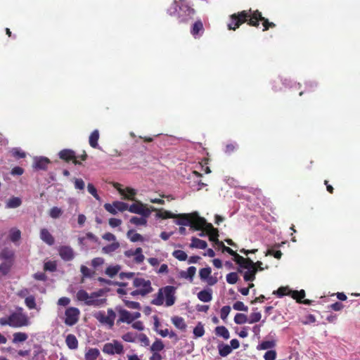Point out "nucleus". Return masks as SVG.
I'll list each match as a JSON object with an SVG mask.
<instances>
[{
    "mask_svg": "<svg viewBox=\"0 0 360 360\" xmlns=\"http://www.w3.org/2000/svg\"><path fill=\"white\" fill-rule=\"evenodd\" d=\"M11 267V264L8 263H1L0 264V273H1L2 275L5 276L8 274L10 271Z\"/></svg>",
    "mask_w": 360,
    "mask_h": 360,
    "instance_id": "69168bd1",
    "label": "nucleus"
},
{
    "mask_svg": "<svg viewBox=\"0 0 360 360\" xmlns=\"http://www.w3.org/2000/svg\"><path fill=\"white\" fill-rule=\"evenodd\" d=\"M100 356V351L97 348L88 349L84 354L85 360H96Z\"/></svg>",
    "mask_w": 360,
    "mask_h": 360,
    "instance_id": "5701e85b",
    "label": "nucleus"
},
{
    "mask_svg": "<svg viewBox=\"0 0 360 360\" xmlns=\"http://www.w3.org/2000/svg\"><path fill=\"white\" fill-rule=\"evenodd\" d=\"M123 301H124L125 306L129 309H141V304L137 302L129 301V300H123Z\"/></svg>",
    "mask_w": 360,
    "mask_h": 360,
    "instance_id": "13d9d810",
    "label": "nucleus"
},
{
    "mask_svg": "<svg viewBox=\"0 0 360 360\" xmlns=\"http://www.w3.org/2000/svg\"><path fill=\"white\" fill-rule=\"evenodd\" d=\"M103 295V290H100L97 292H94L90 294L89 300L87 301L86 305L94 306L95 307H99L104 305L106 303V299L102 298L98 299L99 297Z\"/></svg>",
    "mask_w": 360,
    "mask_h": 360,
    "instance_id": "1a4fd4ad",
    "label": "nucleus"
},
{
    "mask_svg": "<svg viewBox=\"0 0 360 360\" xmlns=\"http://www.w3.org/2000/svg\"><path fill=\"white\" fill-rule=\"evenodd\" d=\"M22 311V308L19 307L16 311L12 312L8 316L0 318V326H9L15 328L29 326L30 323L29 317Z\"/></svg>",
    "mask_w": 360,
    "mask_h": 360,
    "instance_id": "f03ea898",
    "label": "nucleus"
},
{
    "mask_svg": "<svg viewBox=\"0 0 360 360\" xmlns=\"http://www.w3.org/2000/svg\"><path fill=\"white\" fill-rule=\"evenodd\" d=\"M234 321L237 324H243L246 322H248V317L244 314L238 313L236 314L234 317Z\"/></svg>",
    "mask_w": 360,
    "mask_h": 360,
    "instance_id": "3c124183",
    "label": "nucleus"
},
{
    "mask_svg": "<svg viewBox=\"0 0 360 360\" xmlns=\"http://www.w3.org/2000/svg\"><path fill=\"white\" fill-rule=\"evenodd\" d=\"M25 304L29 309H34L37 307L35 297L33 295L26 297L25 299Z\"/></svg>",
    "mask_w": 360,
    "mask_h": 360,
    "instance_id": "a18cd8bd",
    "label": "nucleus"
},
{
    "mask_svg": "<svg viewBox=\"0 0 360 360\" xmlns=\"http://www.w3.org/2000/svg\"><path fill=\"white\" fill-rule=\"evenodd\" d=\"M197 297L202 302H210L212 300V290L210 288L202 290L198 293Z\"/></svg>",
    "mask_w": 360,
    "mask_h": 360,
    "instance_id": "6ab92c4d",
    "label": "nucleus"
},
{
    "mask_svg": "<svg viewBox=\"0 0 360 360\" xmlns=\"http://www.w3.org/2000/svg\"><path fill=\"white\" fill-rule=\"evenodd\" d=\"M99 139V131L98 129L94 130L89 136V143L91 147L97 148L98 146V141Z\"/></svg>",
    "mask_w": 360,
    "mask_h": 360,
    "instance_id": "bb28decb",
    "label": "nucleus"
},
{
    "mask_svg": "<svg viewBox=\"0 0 360 360\" xmlns=\"http://www.w3.org/2000/svg\"><path fill=\"white\" fill-rule=\"evenodd\" d=\"M120 247V243L118 242H114L110 245L104 246L102 248V252L105 254H109L115 252Z\"/></svg>",
    "mask_w": 360,
    "mask_h": 360,
    "instance_id": "58836bf2",
    "label": "nucleus"
},
{
    "mask_svg": "<svg viewBox=\"0 0 360 360\" xmlns=\"http://www.w3.org/2000/svg\"><path fill=\"white\" fill-rule=\"evenodd\" d=\"M102 352L108 355H120L124 353V347L118 340H112V342H107L103 345Z\"/></svg>",
    "mask_w": 360,
    "mask_h": 360,
    "instance_id": "423d86ee",
    "label": "nucleus"
},
{
    "mask_svg": "<svg viewBox=\"0 0 360 360\" xmlns=\"http://www.w3.org/2000/svg\"><path fill=\"white\" fill-rule=\"evenodd\" d=\"M58 253L61 259L66 262L71 261L75 257V252L70 246L62 245L59 247Z\"/></svg>",
    "mask_w": 360,
    "mask_h": 360,
    "instance_id": "ddd939ff",
    "label": "nucleus"
},
{
    "mask_svg": "<svg viewBox=\"0 0 360 360\" xmlns=\"http://www.w3.org/2000/svg\"><path fill=\"white\" fill-rule=\"evenodd\" d=\"M168 12L171 15L176 16L179 22L184 23L193 20L195 15V10L184 2L173 3L168 9Z\"/></svg>",
    "mask_w": 360,
    "mask_h": 360,
    "instance_id": "7ed1b4c3",
    "label": "nucleus"
},
{
    "mask_svg": "<svg viewBox=\"0 0 360 360\" xmlns=\"http://www.w3.org/2000/svg\"><path fill=\"white\" fill-rule=\"evenodd\" d=\"M163 290L162 288H160L156 295V297L154 298L151 301V304L156 305V306H160L163 304L164 303V296H163Z\"/></svg>",
    "mask_w": 360,
    "mask_h": 360,
    "instance_id": "a19ab883",
    "label": "nucleus"
},
{
    "mask_svg": "<svg viewBox=\"0 0 360 360\" xmlns=\"http://www.w3.org/2000/svg\"><path fill=\"white\" fill-rule=\"evenodd\" d=\"M233 308L235 309V310H237V311H248V307L247 306H245L243 302L241 301H237L233 305Z\"/></svg>",
    "mask_w": 360,
    "mask_h": 360,
    "instance_id": "680f3d73",
    "label": "nucleus"
},
{
    "mask_svg": "<svg viewBox=\"0 0 360 360\" xmlns=\"http://www.w3.org/2000/svg\"><path fill=\"white\" fill-rule=\"evenodd\" d=\"M231 311L230 306H224L221 309L220 317L223 321H225Z\"/></svg>",
    "mask_w": 360,
    "mask_h": 360,
    "instance_id": "0e129e2a",
    "label": "nucleus"
},
{
    "mask_svg": "<svg viewBox=\"0 0 360 360\" xmlns=\"http://www.w3.org/2000/svg\"><path fill=\"white\" fill-rule=\"evenodd\" d=\"M137 335L131 332H127L122 336L124 341L127 342H134L137 338Z\"/></svg>",
    "mask_w": 360,
    "mask_h": 360,
    "instance_id": "8fccbe9b",
    "label": "nucleus"
},
{
    "mask_svg": "<svg viewBox=\"0 0 360 360\" xmlns=\"http://www.w3.org/2000/svg\"><path fill=\"white\" fill-rule=\"evenodd\" d=\"M59 158L66 162L72 161L75 165H82L81 162L77 160V155L74 150L71 149H63L58 153Z\"/></svg>",
    "mask_w": 360,
    "mask_h": 360,
    "instance_id": "9d476101",
    "label": "nucleus"
},
{
    "mask_svg": "<svg viewBox=\"0 0 360 360\" xmlns=\"http://www.w3.org/2000/svg\"><path fill=\"white\" fill-rule=\"evenodd\" d=\"M172 322L176 328L181 330H185L186 329L187 326L185 323V321L181 316H175L172 317Z\"/></svg>",
    "mask_w": 360,
    "mask_h": 360,
    "instance_id": "a878e982",
    "label": "nucleus"
},
{
    "mask_svg": "<svg viewBox=\"0 0 360 360\" xmlns=\"http://www.w3.org/2000/svg\"><path fill=\"white\" fill-rule=\"evenodd\" d=\"M215 333L217 336L222 337L225 340H228L230 337L228 329L223 326L216 327Z\"/></svg>",
    "mask_w": 360,
    "mask_h": 360,
    "instance_id": "2f4dec72",
    "label": "nucleus"
},
{
    "mask_svg": "<svg viewBox=\"0 0 360 360\" xmlns=\"http://www.w3.org/2000/svg\"><path fill=\"white\" fill-rule=\"evenodd\" d=\"M79 314L80 311L77 307H70L67 308L65 311L64 323L69 326H74L78 322Z\"/></svg>",
    "mask_w": 360,
    "mask_h": 360,
    "instance_id": "0eeeda50",
    "label": "nucleus"
},
{
    "mask_svg": "<svg viewBox=\"0 0 360 360\" xmlns=\"http://www.w3.org/2000/svg\"><path fill=\"white\" fill-rule=\"evenodd\" d=\"M174 219H176L175 224L180 226H189L191 222L192 212L191 213H184V214H176Z\"/></svg>",
    "mask_w": 360,
    "mask_h": 360,
    "instance_id": "2eb2a0df",
    "label": "nucleus"
},
{
    "mask_svg": "<svg viewBox=\"0 0 360 360\" xmlns=\"http://www.w3.org/2000/svg\"><path fill=\"white\" fill-rule=\"evenodd\" d=\"M260 21L262 22L263 31H266L269 28H274L276 27V24L269 22L267 18L263 17L259 11H252L251 8L231 15L227 27L229 30H236L241 25L247 22L250 26L258 27Z\"/></svg>",
    "mask_w": 360,
    "mask_h": 360,
    "instance_id": "f257e3e1",
    "label": "nucleus"
},
{
    "mask_svg": "<svg viewBox=\"0 0 360 360\" xmlns=\"http://www.w3.org/2000/svg\"><path fill=\"white\" fill-rule=\"evenodd\" d=\"M207 224L210 223H207L205 218L200 217L197 212H192L191 229L195 231L205 230Z\"/></svg>",
    "mask_w": 360,
    "mask_h": 360,
    "instance_id": "6e6552de",
    "label": "nucleus"
},
{
    "mask_svg": "<svg viewBox=\"0 0 360 360\" xmlns=\"http://www.w3.org/2000/svg\"><path fill=\"white\" fill-rule=\"evenodd\" d=\"M63 214V210L58 207H53L49 211V215L53 219L59 218Z\"/></svg>",
    "mask_w": 360,
    "mask_h": 360,
    "instance_id": "09e8293b",
    "label": "nucleus"
},
{
    "mask_svg": "<svg viewBox=\"0 0 360 360\" xmlns=\"http://www.w3.org/2000/svg\"><path fill=\"white\" fill-rule=\"evenodd\" d=\"M120 267L118 266H109L105 270V274L112 278L115 276L119 271Z\"/></svg>",
    "mask_w": 360,
    "mask_h": 360,
    "instance_id": "6e6d98bb",
    "label": "nucleus"
},
{
    "mask_svg": "<svg viewBox=\"0 0 360 360\" xmlns=\"http://www.w3.org/2000/svg\"><path fill=\"white\" fill-rule=\"evenodd\" d=\"M14 257V252L8 248H4L0 252V259L5 260H11Z\"/></svg>",
    "mask_w": 360,
    "mask_h": 360,
    "instance_id": "37998d69",
    "label": "nucleus"
},
{
    "mask_svg": "<svg viewBox=\"0 0 360 360\" xmlns=\"http://www.w3.org/2000/svg\"><path fill=\"white\" fill-rule=\"evenodd\" d=\"M148 217H132L129 221L131 224L136 225V226H145L147 224V219Z\"/></svg>",
    "mask_w": 360,
    "mask_h": 360,
    "instance_id": "ea45409f",
    "label": "nucleus"
},
{
    "mask_svg": "<svg viewBox=\"0 0 360 360\" xmlns=\"http://www.w3.org/2000/svg\"><path fill=\"white\" fill-rule=\"evenodd\" d=\"M151 208H152L153 211H158V212L156 214V217H158V218L166 219H174V217H176L175 216L176 214H173L169 211L165 210L163 209L158 210L155 207H151Z\"/></svg>",
    "mask_w": 360,
    "mask_h": 360,
    "instance_id": "4be33fe9",
    "label": "nucleus"
},
{
    "mask_svg": "<svg viewBox=\"0 0 360 360\" xmlns=\"http://www.w3.org/2000/svg\"><path fill=\"white\" fill-rule=\"evenodd\" d=\"M65 343L70 349H76L78 347V340L75 335L69 334L65 338Z\"/></svg>",
    "mask_w": 360,
    "mask_h": 360,
    "instance_id": "b1692460",
    "label": "nucleus"
},
{
    "mask_svg": "<svg viewBox=\"0 0 360 360\" xmlns=\"http://www.w3.org/2000/svg\"><path fill=\"white\" fill-rule=\"evenodd\" d=\"M120 193L124 195V199L134 200V198L136 194L134 189L127 188L125 190H120Z\"/></svg>",
    "mask_w": 360,
    "mask_h": 360,
    "instance_id": "72a5a7b5",
    "label": "nucleus"
},
{
    "mask_svg": "<svg viewBox=\"0 0 360 360\" xmlns=\"http://www.w3.org/2000/svg\"><path fill=\"white\" fill-rule=\"evenodd\" d=\"M257 273V269L253 268L252 269L247 270L243 274V278L245 281H253L255 279V275Z\"/></svg>",
    "mask_w": 360,
    "mask_h": 360,
    "instance_id": "4c0bfd02",
    "label": "nucleus"
},
{
    "mask_svg": "<svg viewBox=\"0 0 360 360\" xmlns=\"http://www.w3.org/2000/svg\"><path fill=\"white\" fill-rule=\"evenodd\" d=\"M134 262L137 264H141L144 261L145 257L142 254V248H137L134 250Z\"/></svg>",
    "mask_w": 360,
    "mask_h": 360,
    "instance_id": "c03bdc74",
    "label": "nucleus"
},
{
    "mask_svg": "<svg viewBox=\"0 0 360 360\" xmlns=\"http://www.w3.org/2000/svg\"><path fill=\"white\" fill-rule=\"evenodd\" d=\"M57 265L56 262L54 261H49L44 263V269L45 271H49L51 272H53L56 270Z\"/></svg>",
    "mask_w": 360,
    "mask_h": 360,
    "instance_id": "5fc2aeb1",
    "label": "nucleus"
},
{
    "mask_svg": "<svg viewBox=\"0 0 360 360\" xmlns=\"http://www.w3.org/2000/svg\"><path fill=\"white\" fill-rule=\"evenodd\" d=\"M172 255L179 261H186L188 258L187 254L181 250H174L172 252Z\"/></svg>",
    "mask_w": 360,
    "mask_h": 360,
    "instance_id": "49530a36",
    "label": "nucleus"
},
{
    "mask_svg": "<svg viewBox=\"0 0 360 360\" xmlns=\"http://www.w3.org/2000/svg\"><path fill=\"white\" fill-rule=\"evenodd\" d=\"M204 32V26L202 22L200 20L195 21L191 30V34L195 37H198V36H201Z\"/></svg>",
    "mask_w": 360,
    "mask_h": 360,
    "instance_id": "a211bd4d",
    "label": "nucleus"
},
{
    "mask_svg": "<svg viewBox=\"0 0 360 360\" xmlns=\"http://www.w3.org/2000/svg\"><path fill=\"white\" fill-rule=\"evenodd\" d=\"M50 163L51 161L48 158L40 157L35 159L34 167L37 169L46 170Z\"/></svg>",
    "mask_w": 360,
    "mask_h": 360,
    "instance_id": "f3484780",
    "label": "nucleus"
},
{
    "mask_svg": "<svg viewBox=\"0 0 360 360\" xmlns=\"http://www.w3.org/2000/svg\"><path fill=\"white\" fill-rule=\"evenodd\" d=\"M137 338L139 341L143 345L144 347H147L150 345L149 338L144 333H140L137 335Z\"/></svg>",
    "mask_w": 360,
    "mask_h": 360,
    "instance_id": "bf43d9fd",
    "label": "nucleus"
},
{
    "mask_svg": "<svg viewBox=\"0 0 360 360\" xmlns=\"http://www.w3.org/2000/svg\"><path fill=\"white\" fill-rule=\"evenodd\" d=\"M245 262H242L240 265V268L245 269L247 270L252 269L253 265H255L254 262L250 258H245Z\"/></svg>",
    "mask_w": 360,
    "mask_h": 360,
    "instance_id": "4d7b16f0",
    "label": "nucleus"
},
{
    "mask_svg": "<svg viewBox=\"0 0 360 360\" xmlns=\"http://www.w3.org/2000/svg\"><path fill=\"white\" fill-rule=\"evenodd\" d=\"M127 236L128 238H129V240L134 243L137 241L143 242L144 240L143 237L141 234L136 233L134 230L128 231Z\"/></svg>",
    "mask_w": 360,
    "mask_h": 360,
    "instance_id": "473e14b6",
    "label": "nucleus"
},
{
    "mask_svg": "<svg viewBox=\"0 0 360 360\" xmlns=\"http://www.w3.org/2000/svg\"><path fill=\"white\" fill-rule=\"evenodd\" d=\"M165 347L162 341L160 339H156L150 347V351L153 353H158L162 351Z\"/></svg>",
    "mask_w": 360,
    "mask_h": 360,
    "instance_id": "c9c22d12",
    "label": "nucleus"
},
{
    "mask_svg": "<svg viewBox=\"0 0 360 360\" xmlns=\"http://www.w3.org/2000/svg\"><path fill=\"white\" fill-rule=\"evenodd\" d=\"M40 238L49 245L54 243V238L46 229H42L40 231Z\"/></svg>",
    "mask_w": 360,
    "mask_h": 360,
    "instance_id": "412c9836",
    "label": "nucleus"
},
{
    "mask_svg": "<svg viewBox=\"0 0 360 360\" xmlns=\"http://www.w3.org/2000/svg\"><path fill=\"white\" fill-rule=\"evenodd\" d=\"M211 272L210 267L202 268L199 271V276L202 280H206L210 277Z\"/></svg>",
    "mask_w": 360,
    "mask_h": 360,
    "instance_id": "603ef678",
    "label": "nucleus"
},
{
    "mask_svg": "<svg viewBox=\"0 0 360 360\" xmlns=\"http://www.w3.org/2000/svg\"><path fill=\"white\" fill-rule=\"evenodd\" d=\"M276 358V352L275 350H269L267 351L264 355V359L265 360H275Z\"/></svg>",
    "mask_w": 360,
    "mask_h": 360,
    "instance_id": "774afa93",
    "label": "nucleus"
},
{
    "mask_svg": "<svg viewBox=\"0 0 360 360\" xmlns=\"http://www.w3.org/2000/svg\"><path fill=\"white\" fill-rule=\"evenodd\" d=\"M238 280V276L236 272H231L226 275V281L229 284H235Z\"/></svg>",
    "mask_w": 360,
    "mask_h": 360,
    "instance_id": "864d4df0",
    "label": "nucleus"
},
{
    "mask_svg": "<svg viewBox=\"0 0 360 360\" xmlns=\"http://www.w3.org/2000/svg\"><path fill=\"white\" fill-rule=\"evenodd\" d=\"M205 231H206V233L208 235L210 241L220 244V242L218 239L219 231L217 229L214 228L212 224H207V229H205Z\"/></svg>",
    "mask_w": 360,
    "mask_h": 360,
    "instance_id": "dca6fc26",
    "label": "nucleus"
},
{
    "mask_svg": "<svg viewBox=\"0 0 360 360\" xmlns=\"http://www.w3.org/2000/svg\"><path fill=\"white\" fill-rule=\"evenodd\" d=\"M76 297L78 301L84 302L85 304L86 305L90 295L84 290H79L77 291Z\"/></svg>",
    "mask_w": 360,
    "mask_h": 360,
    "instance_id": "e433bc0d",
    "label": "nucleus"
},
{
    "mask_svg": "<svg viewBox=\"0 0 360 360\" xmlns=\"http://www.w3.org/2000/svg\"><path fill=\"white\" fill-rule=\"evenodd\" d=\"M305 297V292L304 290H294L292 292V297L297 300L299 303H303L304 304H310L311 301L309 300H304L302 299Z\"/></svg>",
    "mask_w": 360,
    "mask_h": 360,
    "instance_id": "aec40b11",
    "label": "nucleus"
},
{
    "mask_svg": "<svg viewBox=\"0 0 360 360\" xmlns=\"http://www.w3.org/2000/svg\"><path fill=\"white\" fill-rule=\"evenodd\" d=\"M193 334L197 338H200L205 334V329L203 325L199 322L193 329Z\"/></svg>",
    "mask_w": 360,
    "mask_h": 360,
    "instance_id": "de8ad7c7",
    "label": "nucleus"
},
{
    "mask_svg": "<svg viewBox=\"0 0 360 360\" xmlns=\"http://www.w3.org/2000/svg\"><path fill=\"white\" fill-rule=\"evenodd\" d=\"M191 248H198L205 250L207 247V242L205 240L199 239L195 237H193L191 239V243L190 245Z\"/></svg>",
    "mask_w": 360,
    "mask_h": 360,
    "instance_id": "393cba45",
    "label": "nucleus"
},
{
    "mask_svg": "<svg viewBox=\"0 0 360 360\" xmlns=\"http://www.w3.org/2000/svg\"><path fill=\"white\" fill-rule=\"evenodd\" d=\"M276 342L274 340H266L262 341L260 344H259L257 347L259 350H266L270 349L275 347Z\"/></svg>",
    "mask_w": 360,
    "mask_h": 360,
    "instance_id": "7c9ffc66",
    "label": "nucleus"
},
{
    "mask_svg": "<svg viewBox=\"0 0 360 360\" xmlns=\"http://www.w3.org/2000/svg\"><path fill=\"white\" fill-rule=\"evenodd\" d=\"M114 206L116 207L117 210H119L120 212L128 210V207H129L127 203L120 202V201H115Z\"/></svg>",
    "mask_w": 360,
    "mask_h": 360,
    "instance_id": "052dcab7",
    "label": "nucleus"
},
{
    "mask_svg": "<svg viewBox=\"0 0 360 360\" xmlns=\"http://www.w3.org/2000/svg\"><path fill=\"white\" fill-rule=\"evenodd\" d=\"M107 314L104 311H98L94 314V317L101 324L112 328L115 324L116 314L112 309H108Z\"/></svg>",
    "mask_w": 360,
    "mask_h": 360,
    "instance_id": "39448f33",
    "label": "nucleus"
},
{
    "mask_svg": "<svg viewBox=\"0 0 360 360\" xmlns=\"http://www.w3.org/2000/svg\"><path fill=\"white\" fill-rule=\"evenodd\" d=\"M128 210L131 213L139 214L145 217H148L151 213V210L146 207L141 202L131 205L128 207Z\"/></svg>",
    "mask_w": 360,
    "mask_h": 360,
    "instance_id": "9b49d317",
    "label": "nucleus"
},
{
    "mask_svg": "<svg viewBox=\"0 0 360 360\" xmlns=\"http://www.w3.org/2000/svg\"><path fill=\"white\" fill-rule=\"evenodd\" d=\"M28 338V335L23 332H16L13 334V340L12 342L14 344H17L19 342H22L27 340Z\"/></svg>",
    "mask_w": 360,
    "mask_h": 360,
    "instance_id": "c85d7f7f",
    "label": "nucleus"
},
{
    "mask_svg": "<svg viewBox=\"0 0 360 360\" xmlns=\"http://www.w3.org/2000/svg\"><path fill=\"white\" fill-rule=\"evenodd\" d=\"M22 200L18 197H12L6 202V208H16L21 205Z\"/></svg>",
    "mask_w": 360,
    "mask_h": 360,
    "instance_id": "c756f323",
    "label": "nucleus"
},
{
    "mask_svg": "<svg viewBox=\"0 0 360 360\" xmlns=\"http://www.w3.org/2000/svg\"><path fill=\"white\" fill-rule=\"evenodd\" d=\"M262 315L260 312H253L250 316V319L248 320L249 323H257L260 321Z\"/></svg>",
    "mask_w": 360,
    "mask_h": 360,
    "instance_id": "e2e57ef3",
    "label": "nucleus"
},
{
    "mask_svg": "<svg viewBox=\"0 0 360 360\" xmlns=\"http://www.w3.org/2000/svg\"><path fill=\"white\" fill-rule=\"evenodd\" d=\"M133 286L136 290L131 291L129 294L134 297L137 295L146 296L153 290L150 281L143 278H135L133 280Z\"/></svg>",
    "mask_w": 360,
    "mask_h": 360,
    "instance_id": "20e7f679",
    "label": "nucleus"
},
{
    "mask_svg": "<svg viewBox=\"0 0 360 360\" xmlns=\"http://www.w3.org/2000/svg\"><path fill=\"white\" fill-rule=\"evenodd\" d=\"M163 295L165 296V305L170 307L175 302V288L173 286L167 285L162 288Z\"/></svg>",
    "mask_w": 360,
    "mask_h": 360,
    "instance_id": "f8f14e48",
    "label": "nucleus"
},
{
    "mask_svg": "<svg viewBox=\"0 0 360 360\" xmlns=\"http://www.w3.org/2000/svg\"><path fill=\"white\" fill-rule=\"evenodd\" d=\"M87 190L97 200H100L101 198L97 193V190L92 184H88Z\"/></svg>",
    "mask_w": 360,
    "mask_h": 360,
    "instance_id": "338daca9",
    "label": "nucleus"
},
{
    "mask_svg": "<svg viewBox=\"0 0 360 360\" xmlns=\"http://www.w3.org/2000/svg\"><path fill=\"white\" fill-rule=\"evenodd\" d=\"M21 238V231L17 228H12L9 231V239L11 242L15 243Z\"/></svg>",
    "mask_w": 360,
    "mask_h": 360,
    "instance_id": "cd10ccee",
    "label": "nucleus"
},
{
    "mask_svg": "<svg viewBox=\"0 0 360 360\" xmlns=\"http://www.w3.org/2000/svg\"><path fill=\"white\" fill-rule=\"evenodd\" d=\"M218 348H219V354L221 356H226L232 351V347H229V345H224V344L219 345L218 346Z\"/></svg>",
    "mask_w": 360,
    "mask_h": 360,
    "instance_id": "79ce46f5",
    "label": "nucleus"
},
{
    "mask_svg": "<svg viewBox=\"0 0 360 360\" xmlns=\"http://www.w3.org/2000/svg\"><path fill=\"white\" fill-rule=\"evenodd\" d=\"M195 272L196 268L192 266L188 267L186 271H181V276L184 278H189L192 281Z\"/></svg>",
    "mask_w": 360,
    "mask_h": 360,
    "instance_id": "f704fd0d",
    "label": "nucleus"
},
{
    "mask_svg": "<svg viewBox=\"0 0 360 360\" xmlns=\"http://www.w3.org/2000/svg\"><path fill=\"white\" fill-rule=\"evenodd\" d=\"M116 309L119 314V319L117 321V324H120L121 323H131L133 322V319H131V312L122 308H117Z\"/></svg>",
    "mask_w": 360,
    "mask_h": 360,
    "instance_id": "4468645a",
    "label": "nucleus"
}]
</instances>
